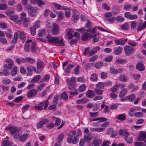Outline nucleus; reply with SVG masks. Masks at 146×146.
Listing matches in <instances>:
<instances>
[{
  "instance_id": "obj_1",
  "label": "nucleus",
  "mask_w": 146,
  "mask_h": 146,
  "mask_svg": "<svg viewBox=\"0 0 146 146\" xmlns=\"http://www.w3.org/2000/svg\"><path fill=\"white\" fill-rule=\"evenodd\" d=\"M72 134L67 138V141L69 143L76 144L78 142L79 136L81 135V131L80 129H78L77 131L74 130L72 132Z\"/></svg>"
},
{
  "instance_id": "obj_2",
  "label": "nucleus",
  "mask_w": 146,
  "mask_h": 146,
  "mask_svg": "<svg viewBox=\"0 0 146 146\" xmlns=\"http://www.w3.org/2000/svg\"><path fill=\"white\" fill-rule=\"evenodd\" d=\"M46 38L48 39V41L50 43H53L54 44H59L60 46H63L64 44L63 42V38H61L59 40L58 37H51L50 36H47Z\"/></svg>"
},
{
  "instance_id": "obj_3",
  "label": "nucleus",
  "mask_w": 146,
  "mask_h": 146,
  "mask_svg": "<svg viewBox=\"0 0 146 146\" xmlns=\"http://www.w3.org/2000/svg\"><path fill=\"white\" fill-rule=\"evenodd\" d=\"M76 30L80 32L81 33H83L82 37V40L84 41L88 40L92 38L93 36L92 34L87 33V32L86 31V30H85L84 28L78 29Z\"/></svg>"
},
{
  "instance_id": "obj_4",
  "label": "nucleus",
  "mask_w": 146,
  "mask_h": 146,
  "mask_svg": "<svg viewBox=\"0 0 146 146\" xmlns=\"http://www.w3.org/2000/svg\"><path fill=\"white\" fill-rule=\"evenodd\" d=\"M49 102L48 100H46L44 102H41L37 106H35L34 108L38 111H41L46 109L48 107Z\"/></svg>"
},
{
  "instance_id": "obj_5",
  "label": "nucleus",
  "mask_w": 146,
  "mask_h": 146,
  "mask_svg": "<svg viewBox=\"0 0 146 146\" xmlns=\"http://www.w3.org/2000/svg\"><path fill=\"white\" fill-rule=\"evenodd\" d=\"M26 8L28 11V13L30 17H32L36 15L37 8L33 7L30 5H28Z\"/></svg>"
},
{
  "instance_id": "obj_6",
  "label": "nucleus",
  "mask_w": 146,
  "mask_h": 146,
  "mask_svg": "<svg viewBox=\"0 0 146 146\" xmlns=\"http://www.w3.org/2000/svg\"><path fill=\"white\" fill-rule=\"evenodd\" d=\"M38 91L35 89H31L27 94L28 98H32L35 97L37 94Z\"/></svg>"
},
{
  "instance_id": "obj_7",
  "label": "nucleus",
  "mask_w": 146,
  "mask_h": 146,
  "mask_svg": "<svg viewBox=\"0 0 146 146\" xmlns=\"http://www.w3.org/2000/svg\"><path fill=\"white\" fill-rule=\"evenodd\" d=\"M5 61L8 64H4L3 67L5 68H7L9 70L11 69L13 65V61L11 59H7L5 60Z\"/></svg>"
},
{
  "instance_id": "obj_8",
  "label": "nucleus",
  "mask_w": 146,
  "mask_h": 146,
  "mask_svg": "<svg viewBox=\"0 0 146 146\" xmlns=\"http://www.w3.org/2000/svg\"><path fill=\"white\" fill-rule=\"evenodd\" d=\"M124 50L125 54L129 56L133 52V48L129 46L126 45L124 47Z\"/></svg>"
},
{
  "instance_id": "obj_9",
  "label": "nucleus",
  "mask_w": 146,
  "mask_h": 146,
  "mask_svg": "<svg viewBox=\"0 0 146 146\" xmlns=\"http://www.w3.org/2000/svg\"><path fill=\"white\" fill-rule=\"evenodd\" d=\"M10 19L18 24L20 25L22 23V21L21 20H19L18 16L17 15L11 16L10 17Z\"/></svg>"
},
{
  "instance_id": "obj_10",
  "label": "nucleus",
  "mask_w": 146,
  "mask_h": 146,
  "mask_svg": "<svg viewBox=\"0 0 146 146\" xmlns=\"http://www.w3.org/2000/svg\"><path fill=\"white\" fill-rule=\"evenodd\" d=\"M36 68L35 66H29L27 67V75L28 76L32 75L33 71H35Z\"/></svg>"
},
{
  "instance_id": "obj_11",
  "label": "nucleus",
  "mask_w": 146,
  "mask_h": 146,
  "mask_svg": "<svg viewBox=\"0 0 146 146\" xmlns=\"http://www.w3.org/2000/svg\"><path fill=\"white\" fill-rule=\"evenodd\" d=\"M59 27L56 24H54L53 27L52 28L51 33L54 35H56L59 32Z\"/></svg>"
},
{
  "instance_id": "obj_12",
  "label": "nucleus",
  "mask_w": 146,
  "mask_h": 146,
  "mask_svg": "<svg viewBox=\"0 0 146 146\" xmlns=\"http://www.w3.org/2000/svg\"><path fill=\"white\" fill-rule=\"evenodd\" d=\"M123 50V48L121 46H119L117 47H115L113 49V54L116 55H118L121 53Z\"/></svg>"
},
{
  "instance_id": "obj_13",
  "label": "nucleus",
  "mask_w": 146,
  "mask_h": 146,
  "mask_svg": "<svg viewBox=\"0 0 146 146\" xmlns=\"http://www.w3.org/2000/svg\"><path fill=\"white\" fill-rule=\"evenodd\" d=\"M146 139V133L145 132L141 131L140 135L137 138V140L139 141H142Z\"/></svg>"
},
{
  "instance_id": "obj_14",
  "label": "nucleus",
  "mask_w": 146,
  "mask_h": 146,
  "mask_svg": "<svg viewBox=\"0 0 146 146\" xmlns=\"http://www.w3.org/2000/svg\"><path fill=\"white\" fill-rule=\"evenodd\" d=\"M107 134L108 135H110L112 138H114L116 135V133L112 128H109L107 131Z\"/></svg>"
},
{
  "instance_id": "obj_15",
  "label": "nucleus",
  "mask_w": 146,
  "mask_h": 146,
  "mask_svg": "<svg viewBox=\"0 0 146 146\" xmlns=\"http://www.w3.org/2000/svg\"><path fill=\"white\" fill-rule=\"evenodd\" d=\"M136 69L139 71H143L145 69V67L143 64L139 62L137 64L136 66Z\"/></svg>"
},
{
  "instance_id": "obj_16",
  "label": "nucleus",
  "mask_w": 146,
  "mask_h": 146,
  "mask_svg": "<svg viewBox=\"0 0 146 146\" xmlns=\"http://www.w3.org/2000/svg\"><path fill=\"white\" fill-rule=\"evenodd\" d=\"M100 49V47L99 46H96L93 48L92 50H90V56H92L95 54L98 50Z\"/></svg>"
},
{
  "instance_id": "obj_17",
  "label": "nucleus",
  "mask_w": 146,
  "mask_h": 146,
  "mask_svg": "<svg viewBox=\"0 0 146 146\" xmlns=\"http://www.w3.org/2000/svg\"><path fill=\"white\" fill-rule=\"evenodd\" d=\"M118 78L119 81L122 82H126L128 81L129 79L127 76L124 74L120 75Z\"/></svg>"
},
{
  "instance_id": "obj_18",
  "label": "nucleus",
  "mask_w": 146,
  "mask_h": 146,
  "mask_svg": "<svg viewBox=\"0 0 146 146\" xmlns=\"http://www.w3.org/2000/svg\"><path fill=\"white\" fill-rule=\"evenodd\" d=\"M93 138V137L90 133H87L86 134L84 137V141L87 142L91 141Z\"/></svg>"
},
{
  "instance_id": "obj_19",
  "label": "nucleus",
  "mask_w": 146,
  "mask_h": 146,
  "mask_svg": "<svg viewBox=\"0 0 146 146\" xmlns=\"http://www.w3.org/2000/svg\"><path fill=\"white\" fill-rule=\"evenodd\" d=\"M86 94V96L89 98H92L95 96V92L92 90H88Z\"/></svg>"
},
{
  "instance_id": "obj_20",
  "label": "nucleus",
  "mask_w": 146,
  "mask_h": 146,
  "mask_svg": "<svg viewBox=\"0 0 146 146\" xmlns=\"http://www.w3.org/2000/svg\"><path fill=\"white\" fill-rule=\"evenodd\" d=\"M90 80L92 82H97L98 80V75L96 73L91 74L90 77Z\"/></svg>"
},
{
  "instance_id": "obj_21",
  "label": "nucleus",
  "mask_w": 146,
  "mask_h": 146,
  "mask_svg": "<svg viewBox=\"0 0 146 146\" xmlns=\"http://www.w3.org/2000/svg\"><path fill=\"white\" fill-rule=\"evenodd\" d=\"M21 129L20 127H13L11 128V131H10V133L11 135H13L14 134L18 133V132L21 130Z\"/></svg>"
},
{
  "instance_id": "obj_22",
  "label": "nucleus",
  "mask_w": 146,
  "mask_h": 146,
  "mask_svg": "<svg viewBox=\"0 0 146 146\" xmlns=\"http://www.w3.org/2000/svg\"><path fill=\"white\" fill-rule=\"evenodd\" d=\"M115 44L116 45L123 46L125 44L123 39H116L114 40Z\"/></svg>"
},
{
  "instance_id": "obj_23",
  "label": "nucleus",
  "mask_w": 146,
  "mask_h": 146,
  "mask_svg": "<svg viewBox=\"0 0 146 146\" xmlns=\"http://www.w3.org/2000/svg\"><path fill=\"white\" fill-rule=\"evenodd\" d=\"M19 31L16 32L14 35V37L12 40V42L15 44L16 43L17 40L19 38Z\"/></svg>"
},
{
  "instance_id": "obj_24",
  "label": "nucleus",
  "mask_w": 146,
  "mask_h": 146,
  "mask_svg": "<svg viewBox=\"0 0 146 146\" xmlns=\"http://www.w3.org/2000/svg\"><path fill=\"white\" fill-rule=\"evenodd\" d=\"M19 38L24 42L26 40V35L23 31H19Z\"/></svg>"
},
{
  "instance_id": "obj_25",
  "label": "nucleus",
  "mask_w": 146,
  "mask_h": 146,
  "mask_svg": "<svg viewBox=\"0 0 146 146\" xmlns=\"http://www.w3.org/2000/svg\"><path fill=\"white\" fill-rule=\"evenodd\" d=\"M62 10H65L66 11L65 13V16L66 17L69 18L70 17L71 13L70 12V10L69 9H66L65 8L64 6H62Z\"/></svg>"
},
{
  "instance_id": "obj_26",
  "label": "nucleus",
  "mask_w": 146,
  "mask_h": 146,
  "mask_svg": "<svg viewBox=\"0 0 146 146\" xmlns=\"http://www.w3.org/2000/svg\"><path fill=\"white\" fill-rule=\"evenodd\" d=\"M16 62L18 64H20L22 63H26V58H17L15 60Z\"/></svg>"
},
{
  "instance_id": "obj_27",
  "label": "nucleus",
  "mask_w": 146,
  "mask_h": 146,
  "mask_svg": "<svg viewBox=\"0 0 146 146\" xmlns=\"http://www.w3.org/2000/svg\"><path fill=\"white\" fill-rule=\"evenodd\" d=\"M117 118L121 121H124L126 118V115L125 113L119 114L117 116Z\"/></svg>"
},
{
  "instance_id": "obj_28",
  "label": "nucleus",
  "mask_w": 146,
  "mask_h": 146,
  "mask_svg": "<svg viewBox=\"0 0 146 146\" xmlns=\"http://www.w3.org/2000/svg\"><path fill=\"white\" fill-rule=\"evenodd\" d=\"M146 27V21H145L143 23H140L137 28V31H141Z\"/></svg>"
},
{
  "instance_id": "obj_29",
  "label": "nucleus",
  "mask_w": 146,
  "mask_h": 146,
  "mask_svg": "<svg viewBox=\"0 0 146 146\" xmlns=\"http://www.w3.org/2000/svg\"><path fill=\"white\" fill-rule=\"evenodd\" d=\"M79 19V15L74 14L72 17L71 20L74 23H76L77 22Z\"/></svg>"
},
{
  "instance_id": "obj_30",
  "label": "nucleus",
  "mask_w": 146,
  "mask_h": 146,
  "mask_svg": "<svg viewBox=\"0 0 146 146\" xmlns=\"http://www.w3.org/2000/svg\"><path fill=\"white\" fill-rule=\"evenodd\" d=\"M73 31L71 29H69L66 31V34L69 36L68 37V39H70L72 38L73 36V35L72 34Z\"/></svg>"
},
{
  "instance_id": "obj_31",
  "label": "nucleus",
  "mask_w": 146,
  "mask_h": 146,
  "mask_svg": "<svg viewBox=\"0 0 146 146\" xmlns=\"http://www.w3.org/2000/svg\"><path fill=\"white\" fill-rule=\"evenodd\" d=\"M32 40L31 39L27 40L26 43V44L25 46L24 49L25 52H28L29 50V44L28 43L29 42H32Z\"/></svg>"
},
{
  "instance_id": "obj_32",
  "label": "nucleus",
  "mask_w": 146,
  "mask_h": 146,
  "mask_svg": "<svg viewBox=\"0 0 146 146\" xmlns=\"http://www.w3.org/2000/svg\"><path fill=\"white\" fill-rule=\"evenodd\" d=\"M41 78L40 75H38L34 77L31 80L32 83H35L38 82Z\"/></svg>"
},
{
  "instance_id": "obj_33",
  "label": "nucleus",
  "mask_w": 146,
  "mask_h": 146,
  "mask_svg": "<svg viewBox=\"0 0 146 146\" xmlns=\"http://www.w3.org/2000/svg\"><path fill=\"white\" fill-rule=\"evenodd\" d=\"M76 78L74 77H72L70 80H66L67 82L69 85H73L76 82Z\"/></svg>"
},
{
  "instance_id": "obj_34",
  "label": "nucleus",
  "mask_w": 146,
  "mask_h": 146,
  "mask_svg": "<svg viewBox=\"0 0 146 146\" xmlns=\"http://www.w3.org/2000/svg\"><path fill=\"white\" fill-rule=\"evenodd\" d=\"M102 141L101 139L95 138L93 140V144L96 146H99L102 143Z\"/></svg>"
},
{
  "instance_id": "obj_35",
  "label": "nucleus",
  "mask_w": 146,
  "mask_h": 146,
  "mask_svg": "<svg viewBox=\"0 0 146 146\" xmlns=\"http://www.w3.org/2000/svg\"><path fill=\"white\" fill-rule=\"evenodd\" d=\"M112 9H113V13L114 14H117L120 11L119 7V6L113 5V6Z\"/></svg>"
},
{
  "instance_id": "obj_36",
  "label": "nucleus",
  "mask_w": 146,
  "mask_h": 146,
  "mask_svg": "<svg viewBox=\"0 0 146 146\" xmlns=\"http://www.w3.org/2000/svg\"><path fill=\"white\" fill-rule=\"evenodd\" d=\"M120 28L122 30H127L129 28V25L127 23H125L121 26Z\"/></svg>"
},
{
  "instance_id": "obj_37",
  "label": "nucleus",
  "mask_w": 146,
  "mask_h": 146,
  "mask_svg": "<svg viewBox=\"0 0 146 146\" xmlns=\"http://www.w3.org/2000/svg\"><path fill=\"white\" fill-rule=\"evenodd\" d=\"M18 68L17 66H14L11 72V75L12 76H14L16 75L17 72Z\"/></svg>"
},
{
  "instance_id": "obj_38",
  "label": "nucleus",
  "mask_w": 146,
  "mask_h": 146,
  "mask_svg": "<svg viewBox=\"0 0 146 146\" xmlns=\"http://www.w3.org/2000/svg\"><path fill=\"white\" fill-rule=\"evenodd\" d=\"M127 88L123 89L119 93V97L120 98H122L125 96L127 92Z\"/></svg>"
},
{
  "instance_id": "obj_39",
  "label": "nucleus",
  "mask_w": 146,
  "mask_h": 146,
  "mask_svg": "<svg viewBox=\"0 0 146 146\" xmlns=\"http://www.w3.org/2000/svg\"><path fill=\"white\" fill-rule=\"evenodd\" d=\"M23 20V26L26 27H28L30 23V20L29 19L27 18V19H25Z\"/></svg>"
},
{
  "instance_id": "obj_40",
  "label": "nucleus",
  "mask_w": 146,
  "mask_h": 146,
  "mask_svg": "<svg viewBox=\"0 0 146 146\" xmlns=\"http://www.w3.org/2000/svg\"><path fill=\"white\" fill-rule=\"evenodd\" d=\"M28 134H23V135L20 136L19 140L22 142H25L27 139Z\"/></svg>"
},
{
  "instance_id": "obj_41",
  "label": "nucleus",
  "mask_w": 146,
  "mask_h": 146,
  "mask_svg": "<svg viewBox=\"0 0 146 146\" xmlns=\"http://www.w3.org/2000/svg\"><path fill=\"white\" fill-rule=\"evenodd\" d=\"M99 121V122H103L106 121L107 120V119L105 117H99L95 119H92L93 121Z\"/></svg>"
},
{
  "instance_id": "obj_42",
  "label": "nucleus",
  "mask_w": 146,
  "mask_h": 146,
  "mask_svg": "<svg viewBox=\"0 0 146 146\" xmlns=\"http://www.w3.org/2000/svg\"><path fill=\"white\" fill-rule=\"evenodd\" d=\"M94 64L95 68L96 69H99L101 68L103 65V63L102 61L94 63Z\"/></svg>"
},
{
  "instance_id": "obj_43",
  "label": "nucleus",
  "mask_w": 146,
  "mask_h": 146,
  "mask_svg": "<svg viewBox=\"0 0 146 146\" xmlns=\"http://www.w3.org/2000/svg\"><path fill=\"white\" fill-rule=\"evenodd\" d=\"M135 111H136V110L135 108H131L128 112V115L131 117H133L134 114L133 112Z\"/></svg>"
},
{
  "instance_id": "obj_44",
  "label": "nucleus",
  "mask_w": 146,
  "mask_h": 146,
  "mask_svg": "<svg viewBox=\"0 0 146 146\" xmlns=\"http://www.w3.org/2000/svg\"><path fill=\"white\" fill-rule=\"evenodd\" d=\"M116 21L119 23H122L125 21L124 18L120 16H117L115 18Z\"/></svg>"
},
{
  "instance_id": "obj_45",
  "label": "nucleus",
  "mask_w": 146,
  "mask_h": 146,
  "mask_svg": "<svg viewBox=\"0 0 146 146\" xmlns=\"http://www.w3.org/2000/svg\"><path fill=\"white\" fill-rule=\"evenodd\" d=\"M36 61L34 59L29 57L26 58V63L29 62L31 64H33Z\"/></svg>"
},
{
  "instance_id": "obj_46",
  "label": "nucleus",
  "mask_w": 146,
  "mask_h": 146,
  "mask_svg": "<svg viewBox=\"0 0 146 146\" xmlns=\"http://www.w3.org/2000/svg\"><path fill=\"white\" fill-rule=\"evenodd\" d=\"M74 67V65L72 64H68L66 67V68L64 70L66 73H69V71L72 68Z\"/></svg>"
},
{
  "instance_id": "obj_47",
  "label": "nucleus",
  "mask_w": 146,
  "mask_h": 146,
  "mask_svg": "<svg viewBox=\"0 0 146 146\" xmlns=\"http://www.w3.org/2000/svg\"><path fill=\"white\" fill-rule=\"evenodd\" d=\"M96 87L98 89H103L104 88L103 82H99L97 84H96Z\"/></svg>"
},
{
  "instance_id": "obj_48",
  "label": "nucleus",
  "mask_w": 146,
  "mask_h": 146,
  "mask_svg": "<svg viewBox=\"0 0 146 146\" xmlns=\"http://www.w3.org/2000/svg\"><path fill=\"white\" fill-rule=\"evenodd\" d=\"M127 99L129 101H133L135 98V96L133 94H131L128 96L126 97Z\"/></svg>"
},
{
  "instance_id": "obj_49",
  "label": "nucleus",
  "mask_w": 146,
  "mask_h": 146,
  "mask_svg": "<svg viewBox=\"0 0 146 146\" xmlns=\"http://www.w3.org/2000/svg\"><path fill=\"white\" fill-rule=\"evenodd\" d=\"M3 146H11L13 144V143L9 142L8 140H5L3 142Z\"/></svg>"
},
{
  "instance_id": "obj_50",
  "label": "nucleus",
  "mask_w": 146,
  "mask_h": 146,
  "mask_svg": "<svg viewBox=\"0 0 146 146\" xmlns=\"http://www.w3.org/2000/svg\"><path fill=\"white\" fill-rule=\"evenodd\" d=\"M127 62V60L126 59H117L115 61L116 63H118L120 64H123Z\"/></svg>"
},
{
  "instance_id": "obj_51",
  "label": "nucleus",
  "mask_w": 146,
  "mask_h": 146,
  "mask_svg": "<svg viewBox=\"0 0 146 146\" xmlns=\"http://www.w3.org/2000/svg\"><path fill=\"white\" fill-rule=\"evenodd\" d=\"M31 50L33 52H35L37 50V48L35 43L32 42L31 45Z\"/></svg>"
},
{
  "instance_id": "obj_52",
  "label": "nucleus",
  "mask_w": 146,
  "mask_h": 146,
  "mask_svg": "<svg viewBox=\"0 0 146 146\" xmlns=\"http://www.w3.org/2000/svg\"><path fill=\"white\" fill-rule=\"evenodd\" d=\"M37 63V65L38 69H40L42 68L43 66V62L40 60H38Z\"/></svg>"
},
{
  "instance_id": "obj_53",
  "label": "nucleus",
  "mask_w": 146,
  "mask_h": 146,
  "mask_svg": "<svg viewBox=\"0 0 146 146\" xmlns=\"http://www.w3.org/2000/svg\"><path fill=\"white\" fill-rule=\"evenodd\" d=\"M90 48L89 47L86 48L84 50V52L83 53V55L84 56H86L89 54L90 56Z\"/></svg>"
},
{
  "instance_id": "obj_54",
  "label": "nucleus",
  "mask_w": 146,
  "mask_h": 146,
  "mask_svg": "<svg viewBox=\"0 0 146 146\" xmlns=\"http://www.w3.org/2000/svg\"><path fill=\"white\" fill-rule=\"evenodd\" d=\"M86 87V86L85 84H83L81 85L80 86L79 88V91L80 92H83L85 90Z\"/></svg>"
},
{
  "instance_id": "obj_55",
  "label": "nucleus",
  "mask_w": 146,
  "mask_h": 146,
  "mask_svg": "<svg viewBox=\"0 0 146 146\" xmlns=\"http://www.w3.org/2000/svg\"><path fill=\"white\" fill-rule=\"evenodd\" d=\"M54 7L58 10L62 9V6H61L58 3H54L53 4Z\"/></svg>"
},
{
  "instance_id": "obj_56",
  "label": "nucleus",
  "mask_w": 146,
  "mask_h": 146,
  "mask_svg": "<svg viewBox=\"0 0 146 146\" xmlns=\"http://www.w3.org/2000/svg\"><path fill=\"white\" fill-rule=\"evenodd\" d=\"M64 136V134L63 133H61L59 135L58 140V143H60L62 141Z\"/></svg>"
},
{
  "instance_id": "obj_57",
  "label": "nucleus",
  "mask_w": 146,
  "mask_h": 146,
  "mask_svg": "<svg viewBox=\"0 0 146 146\" xmlns=\"http://www.w3.org/2000/svg\"><path fill=\"white\" fill-rule=\"evenodd\" d=\"M137 23L135 21H132L131 22V30L134 29L136 27Z\"/></svg>"
},
{
  "instance_id": "obj_58",
  "label": "nucleus",
  "mask_w": 146,
  "mask_h": 146,
  "mask_svg": "<svg viewBox=\"0 0 146 146\" xmlns=\"http://www.w3.org/2000/svg\"><path fill=\"white\" fill-rule=\"evenodd\" d=\"M7 8V6L6 4L5 3L0 4V10H6Z\"/></svg>"
},
{
  "instance_id": "obj_59",
  "label": "nucleus",
  "mask_w": 146,
  "mask_h": 146,
  "mask_svg": "<svg viewBox=\"0 0 146 146\" xmlns=\"http://www.w3.org/2000/svg\"><path fill=\"white\" fill-rule=\"evenodd\" d=\"M110 73L113 74H116L118 73V70L114 68L111 67L110 68Z\"/></svg>"
},
{
  "instance_id": "obj_60",
  "label": "nucleus",
  "mask_w": 146,
  "mask_h": 146,
  "mask_svg": "<svg viewBox=\"0 0 146 146\" xmlns=\"http://www.w3.org/2000/svg\"><path fill=\"white\" fill-rule=\"evenodd\" d=\"M61 97L64 100H66L68 99V96L66 93L64 92L61 95Z\"/></svg>"
},
{
  "instance_id": "obj_61",
  "label": "nucleus",
  "mask_w": 146,
  "mask_h": 146,
  "mask_svg": "<svg viewBox=\"0 0 146 146\" xmlns=\"http://www.w3.org/2000/svg\"><path fill=\"white\" fill-rule=\"evenodd\" d=\"M94 90L96 93L99 95H101L103 92V90L99 89L98 88L95 89Z\"/></svg>"
},
{
  "instance_id": "obj_62",
  "label": "nucleus",
  "mask_w": 146,
  "mask_h": 146,
  "mask_svg": "<svg viewBox=\"0 0 146 146\" xmlns=\"http://www.w3.org/2000/svg\"><path fill=\"white\" fill-rule=\"evenodd\" d=\"M143 115L142 112H137L134 113V115L136 117H143Z\"/></svg>"
},
{
  "instance_id": "obj_63",
  "label": "nucleus",
  "mask_w": 146,
  "mask_h": 146,
  "mask_svg": "<svg viewBox=\"0 0 146 146\" xmlns=\"http://www.w3.org/2000/svg\"><path fill=\"white\" fill-rule=\"evenodd\" d=\"M100 104H99L96 103L94 104L93 106V110L94 111H96L98 110L99 108Z\"/></svg>"
},
{
  "instance_id": "obj_64",
  "label": "nucleus",
  "mask_w": 146,
  "mask_h": 146,
  "mask_svg": "<svg viewBox=\"0 0 146 146\" xmlns=\"http://www.w3.org/2000/svg\"><path fill=\"white\" fill-rule=\"evenodd\" d=\"M145 144L142 142H137L135 143V145L136 146H146V143Z\"/></svg>"
}]
</instances>
